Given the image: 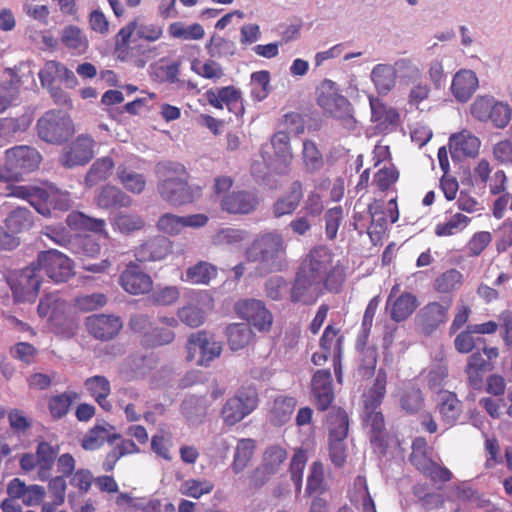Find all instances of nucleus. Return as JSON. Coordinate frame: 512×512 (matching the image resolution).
<instances>
[{"mask_svg":"<svg viewBox=\"0 0 512 512\" xmlns=\"http://www.w3.org/2000/svg\"><path fill=\"white\" fill-rule=\"evenodd\" d=\"M344 281L340 260L325 246L315 247L304 258L290 289L293 303L310 305L326 292H338Z\"/></svg>","mask_w":512,"mask_h":512,"instance_id":"1","label":"nucleus"},{"mask_svg":"<svg viewBox=\"0 0 512 512\" xmlns=\"http://www.w3.org/2000/svg\"><path fill=\"white\" fill-rule=\"evenodd\" d=\"M287 244L278 231L257 235L246 251L249 261L257 262L263 273L281 271L286 266Z\"/></svg>","mask_w":512,"mask_h":512,"instance_id":"2","label":"nucleus"},{"mask_svg":"<svg viewBox=\"0 0 512 512\" xmlns=\"http://www.w3.org/2000/svg\"><path fill=\"white\" fill-rule=\"evenodd\" d=\"M157 173L160 175L157 189L163 201L175 207L193 201V193L187 183V172L183 165L159 163Z\"/></svg>","mask_w":512,"mask_h":512,"instance_id":"3","label":"nucleus"},{"mask_svg":"<svg viewBox=\"0 0 512 512\" xmlns=\"http://www.w3.org/2000/svg\"><path fill=\"white\" fill-rule=\"evenodd\" d=\"M261 158L263 163L255 162L252 164V174L258 178H264L266 172L263 166L276 174H287L290 170L294 155L290 145V137L285 131H278L271 137L270 144L263 145L261 148Z\"/></svg>","mask_w":512,"mask_h":512,"instance_id":"4","label":"nucleus"},{"mask_svg":"<svg viewBox=\"0 0 512 512\" xmlns=\"http://www.w3.org/2000/svg\"><path fill=\"white\" fill-rule=\"evenodd\" d=\"M386 382V372L380 369L373 387L363 395V420L365 424L371 428L374 434L371 436V443L379 448L380 453L385 451L386 444L381 436L385 427L384 417L382 413L378 411V408L386 392Z\"/></svg>","mask_w":512,"mask_h":512,"instance_id":"5","label":"nucleus"},{"mask_svg":"<svg viewBox=\"0 0 512 512\" xmlns=\"http://www.w3.org/2000/svg\"><path fill=\"white\" fill-rule=\"evenodd\" d=\"M317 103L330 116L341 121L348 130H353L356 121L350 102L340 94L335 82L325 79L317 89Z\"/></svg>","mask_w":512,"mask_h":512,"instance_id":"6","label":"nucleus"},{"mask_svg":"<svg viewBox=\"0 0 512 512\" xmlns=\"http://www.w3.org/2000/svg\"><path fill=\"white\" fill-rule=\"evenodd\" d=\"M38 137L49 144L61 145L75 133L71 117L62 110L46 111L36 123Z\"/></svg>","mask_w":512,"mask_h":512,"instance_id":"7","label":"nucleus"},{"mask_svg":"<svg viewBox=\"0 0 512 512\" xmlns=\"http://www.w3.org/2000/svg\"><path fill=\"white\" fill-rule=\"evenodd\" d=\"M43 275L34 261L27 267L11 276L10 288L14 300L19 303H32L36 300Z\"/></svg>","mask_w":512,"mask_h":512,"instance_id":"8","label":"nucleus"},{"mask_svg":"<svg viewBox=\"0 0 512 512\" xmlns=\"http://www.w3.org/2000/svg\"><path fill=\"white\" fill-rule=\"evenodd\" d=\"M187 360L195 361L199 366H209L222 352V345L205 331L189 336L186 344Z\"/></svg>","mask_w":512,"mask_h":512,"instance_id":"9","label":"nucleus"},{"mask_svg":"<svg viewBox=\"0 0 512 512\" xmlns=\"http://www.w3.org/2000/svg\"><path fill=\"white\" fill-rule=\"evenodd\" d=\"M34 263L40 273L44 271L55 283L65 282L73 275L72 261L58 250L40 252Z\"/></svg>","mask_w":512,"mask_h":512,"instance_id":"10","label":"nucleus"},{"mask_svg":"<svg viewBox=\"0 0 512 512\" xmlns=\"http://www.w3.org/2000/svg\"><path fill=\"white\" fill-rule=\"evenodd\" d=\"M257 404L258 398L255 390H241L226 401L221 411V417L225 424L235 425L252 413Z\"/></svg>","mask_w":512,"mask_h":512,"instance_id":"11","label":"nucleus"},{"mask_svg":"<svg viewBox=\"0 0 512 512\" xmlns=\"http://www.w3.org/2000/svg\"><path fill=\"white\" fill-rule=\"evenodd\" d=\"M5 160L13 179L18 180L23 174L36 170L42 157L37 149L21 145L6 150Z\"/></svg>","mask_w":512,"mask_h":512,"instance_id":"12","label":"nucleus"},{"mask_svg":"<svg viewBox=\"0 0 512 512\" xmlns=\"http://www.w3.org/2000/svg\"><path fill=\"white\" fill-rule=\"evenodd\" d=\"M237 314L259 331H268L273 323V316L263 301L243 299L236 303Z\"/></svg>","mask_w":512,"mask_h":512,"instance_id":"13","label":"nucleus"},{"mask_svg":"<svg viewBox=\"0 0 512 512\" xmlns=\"http://www.w3.org/2000/svg\"><path fill=\"white\" fill-rule=\"evenodd\" d=\"M473 177L477 185L487 186L492 195H499L507 188L508 178L504 170L492 165L484 158L474 167Z\"/></svg>","mask_w":512,"mask_h":512,"instance_id":"14","label":"nucleus"},{"mask_svg":"<svg viewBox=\"0 0 512 512\" xmlns=\"http://www.w3.org/2000/svg\"><path fill=\"white\" fill-rule=\"evenodd\" d=\"M214 308L213 298L207 292L197 293L194 300L181 307L178 312L179 320L187 326L196 328L201 326L206 316Z\"/></svg>","mask_w":512,"mask_h":512,"instance_id":"15","label":"nucleus"},{"mask_svg":"<svg viewBox=\"0 0 512 512\" xmlns=\"http://www.w3.org/2000/svg\"><path fill=\"white\" fill-rule=\"evenodd\" d=\"M206 101L216 109L227 107L229 112L237 116L244 113L243 97L240 89L235 86L211 88L204 94Z\"/></svg>","mask_w":512,"mask_h":512,"instance_id":"16","label":"nucleus"},{"mask_svg":"<svg viewBox=\"0 0 512 512\" xmlns=\"http://www.w3.org/2000/svg\"><path fill=\"white\" fill-rule=\"evenodd\" d=\"M95 141L86 134L79 135L60 156V163L66 168L85 165L94 156Z\"/></svg>","mask_w":512,"mask_h":512,"instance_id":"17","label":"nucleus"},{"mask_svg":"<svg viewBox=\"0 0 512 512\" xmlns=\"http://www.w3.org/2000/svg\"><path fill=\"white\" fill-rule=\"evenodd\" d=\"M287 459L286 450L279 445L267 447L263 453L261 465L253 472L255 485H263L271 475L277 473Z\"/></svg>","mask_w":512,"mask_h":512,"instance_id":"18","label":"nucleus"},{"mask_svg":"<svg viewBox=\"0 0 512 512\" xmlns=\"http://www.w3.org/2000/svg\"><path fill=\"white\" fill-rule=\"evenodd\" d=\"M119 284L131 295H142L150 292L153 281L137 264L130 262L119 276Z\"/></svg>","mask_w":512,"mask_h":512,"instance_id":"19","label":"nucleus"},{"mask_svg":"<svg viewBox=\"0 0 512 512\" xmlns=\"http://www.w3.org/2000/svg\"><path fill=\"white\" fill-rule=\"evenodd\" d=\"M86 328L96 339L106 341L118 335L123 327L119 316L113 314H94L86 318Z\"/></svg>","mask_w":512,"mask_h":512,"instance_id":"20","label":"nucleus"},{"mask_svg":"<svg viewBox=\"0 0 512 512\" xmlns=\"http://www.w3.org/2000/svg\"><path fill=\"white\" fill-rule=\"evenodd\" d=\"M452 300L431 302L425 305L417 314L416 320L422 330L429 334L444 324L448 319V311Z\"/></svg>","mask_w":512,"mask_h":512,"instance_id":"21","label":"nucleus"},{"mask_svg":"<svg viewBox=\"0 0 512 512\" xmlns=\"http://www.w3.org/2000/svg\"><path fill=\"white\" fill-rule=\"evenodd\" d=\"M207 222L208 217L205 214L178 216L166 213L159 218L157 228L165 234L177 235L185 227L199 228L205 226Z\"/></svg>","mask_w":512,"mask_h":512,"instance_id":"22","label":"nucleus"},{"mask_svg":"<svg viewBox=\"0 0 512 512\" xmlns=\"http://www.w3.org/2000/svg\"><path fill=\"white\" fill-rule=\"evenodd\" d=\"M371 122L379 133H387L396 128L399 122L397 110L377 97L369 96Z\"/></svg>","mask_w":512,"mask_h":512,"instance_id":"23","label":"nucleus"},{"mask_svg":"<svg viewBox=\"0 0 512 512\" xmlns=\"http://www.w3.org/2000/svg\"><path fill=\"white\" fill-rule=\"evenodd\" d=\"M398 286H393L386 302V310L395 322L406 320L418 307V299L415 295L404 292L396 296Z\"/></svg>","mask_w":512,"mask_h":512,"instance_id":"24","label":"nucleus"},{"mask_svg":"<svg viewBox=\"0 0 512 512\" xmlns=\"http://www.w3.org/2000/svg\"><path fill=\"white\" fill-rule=\"evenodd\" d=\"M257 205L256 195L248 191H233L220 200L221 209L230 214H249Z\"/></svg>","mask_w":512,"mask_h":512,"instance_id":"25","label":"nucleus"},{"mask_svg":"<svg viewBox=\"0 0 512 512\" xmlns=\"http://www.w3.org/2000/svg\"><path fill=\"white\" fill-rule=\"evenodd\" d=\"M41 85L44 88L54 87L57 81L65 82L67 86L74 87L77 79L74 73L60 62L51 60L47 61L38 73Z\"/></svg>","mask_w":512,"mask_h":512,"instance_id":"26","label":"nucleus"},{"mask_svg":"<svg viewBox=\"0 0 512 512\" xmlns=\"http://www.w3.org/2000/svg\"><path fill=\"white\" fill-rule=\"evenodd\" d=\"M311 389L317 407L320 410L328 409L334 398L330 371L327 369L316 371L312 378Z\"/></svg>","mask_w":512,"mask_h":512,"instance_id":"27","label":"nucleus"},{"mask_svg":"<svg viewBox=\"0 0 512 512\" xmlns=\"http://www.w3.org/2000/svg\"><path fill=\"white\" fill-rule=\"evenodd\" d=\"M449 146L452 158L454 159L475 157L479 153L481 141L470 131L463 130L450 137Z\"/></svg>","mask_w":512,"mask_h":512,"instance_id":"28","label":"nucleus"},{"mask_svg":"<svg viewBox=\"0 0 512 512\" xmlns=\"http://www.w3.org/2000/svg\"><path fill=\"white\" fill-rule=\"evenodd\" d=\"M478 88L476 73L470 69H461L454 75L451 91L459 102L468 101Z\"/></svg>","mask_w":512,"mask_h":512,"instance_id":"29","label":"nucleus"},{"mask_svg":"<svg viewBox=\"0 0 512 512\" xmlns=\"http://www.w3.org/2000/svg\"><path fill=\"white\" fill-rule=\"evenodd\" d=\"M303 198V187L300 181H294L288 191L279 197L272 206L274 217L280 218L292 214L299 206Z\"/></svg>","mask_w":512,"mask_h":512,"instance_id":"30","label":"nucleus"},{"mask_svg":"<svg viewBox=\"0 0 512 512\" xmlns=\"http://www.w3.org/2000/svg\"><path fill=\"white\" fill-rule=\"evenodd\" d=\"M37 193L40 205L47 206L48 210L50 211L51 208L67 211L73 205L71 194L66 190H62L56 187L53 184H47Z\"/></svg>","mask_w":512,"mask_h":512,"instance_id":"31","label":"nucleus"},{"mask_svg":"<svg viewBox=\"0 0 512 512\" xmlns=\"http://www.w3.org/2000/svg\"><path fill=\"white\" fill-rule=\"evenodd\" d=\"M437 410L441 419L448 426L454 425L462 413V404L457 395L450 391L441 390L437 396Z\"/></svg>","mask_w":512,"mask_h":512,"instance_id":"32","label":"nucleus"},{"mask_svg":"<svg viewBox=\"0 0 512 512\" xmlns=\"http://www.w3.org/2000/svg\"><path fill=\"white\" fill-rule=\"evenodd\" d=\"M7 78L0 81V114L19 103L21 81L12 69H7Z\"/></svg>","mask_w":512,"mask_h":512,"instance_id":"33","label":"nucleus"},{"mask_svg":"<svg viewBox=\"0 0 512 512\" xmlns=\"http://www.w3.org/2000/svg\"><path fill=\"white\" fill-rule=\"evenodd\" d=\"M170 252V243L164 237H156L140 245L135 251V257L140 262L159 261Z\"/></svg>","mask_w":512,"mask_h":512,"instance_id":"34","label":"nucleus"},{"mask_svg":"<svg viewBox=\"0 0 512 512\" xmlns=\"http://www.w3.org/2000/svg\"><path fill=\"white\" fill-rule=\"evenodd\" d=\"M371 216V224L368 228V235L373 244H377L382 240L387 230L388 221L386 218V209L380 201H374L368 206Z\"/></svg>","mask_w":512,"mask_h":512,"instance_id":"35","label":"nucleus"},{"mask_svg":"<svg viewBox=\"0 0 512 512\" xmlns=\"http://www.w3.org/2000/svg\"><path fill=\"white\" fill-rule=\"evenodd\" d=\"M376 91L380 95L389 94L396 86L397 78L391 64H377L370 74Z\"/></svg>","mask_w":512,"mask_h":512,"instance_id":"36","label":"nucleus"},{"mask_svg":"<svg viewBox=\"0 0 512 512\" xmlns=\"http://www.w3.org/2000/svg\"><path fill=\"white\" fill-rule=\"evenodd\" d=\"M133 204V199L120 188L106 185L97 196V205L101 208L123 207L128 208Z\"/></svg>","mask_w":512,"mask_h":512,"instance_id":"37","label":"nucleus"},{"mask_svg":"<svg viewBox=\"0 0 512 512\" xmlns=\"http://www.w3.org/2000/svg\"><path fill=\"white\" fill-rule=\"evenodd\" d=\"M112 427L97 425L90 429L82 439V447L85 450H96L104 445L105 442L113 443L121 438L119 434H110Z\"/></svg>","mask_w":512,"mask_h":512,"instance_id":"38","label":"nucleus"},{"mask_svg":"<svg viewBox=\"0 0 512 512\" xmlns=\"http://www.w3.org/2000/svg\"><path fill=\"white\" fill-rule=\"evenodd\" d=\"M66 223L70 228L75 230H88L103 233L105 236H108L105 230V220L91 218L78 211L71 212L66 218Z\"/></svg>","mask_w":512,"mask_h":512,"instance_id":"39","label":"nucleus"},{"mask_svg":"<svg viewBox=\"0 0 512 512\" xmlns=\"http://www.w3.org/2000/svg\"><path fill=\"white\" fill-rule=\"evenodd\" d=\"M85 386L94 397L99 406L105 411L112 409L111 403L107 400L110 394V383L104 376H94L85 381Z\"/></svg>","mask_w":512,"mask_h":512,"instance_id":"40","label":"nucleus"},{"mask_svg":"<svg viewBox=\"0 0 512 512\" xmlns=\"http://www.w3.org/2000/svg\"><path fill=\"white\" fill-rule=\"evenodd\" d=\"M62 44L77 54H83L87 51L89 41L86 34L77 26H66L61 32Z\"/></svg>","mask_w":512,"mask_h":512,"instance_id":"41","label":"nucleus"},{"mask_svg":"<svg viewBox=\"0 0 512 512\" xmlns=\"http://www.w3.org/2000/svg\"><path fill=\"white\" fill-rule=\"evenodd\" d=\"M117 179L120 184L130 193L141 194L146 187V178L126 166L120 165L116 171Z\"/></svg>","mask_w":512,"mask_h":512,"instance_id":"42","label":"nucleus"},{"mask_svg":"<svg viewBox=\"0 0 512 512\" xmlns=\"http://www.w3.org/2000/svg\"><path fill=\"white\" fill-rule=\"evenodd\" d=\"M58 448L52 446L47 442H40L37 446L36 457L38 463V477L40 480L45 481L50 476V470L54 465Z\"/></svg>","mask_w":512,"mask_h":512,"instance_id":"43","label":"nucleus"},{"mask_svg":"<svg viewBox=\"0 0 512 512\" xmlns=\"http://www.w3.org/2000/svg\"><path fill=\"white\" fill-rule=\"evenodd\" d=\"M296 400L293 397H277L270 410V420L274 425L281 426L286 424L294 412Z\"/></svg>","mask_w":512,"mask_h":512,"instance_id":"44","label":"nucleus"},{"mask_svg":"<svg viewBox=\"0 0 512 512\" xmlns=\"http://www.w3.org/2000/svg\"><path fill=\"white\" fill-rule=\"evenodd\" d=\"M114 230L122 234H130L141 230L145 221L142 216L135 213L118 212L111 218Z\"/></svg>","mask_w":512,"mask_h":512,"instance_id":"45","label":"nucleus"},{"mask_svg":"<svg viewBox=\"0 0 512 512\" xmlns=\"http://www.w3.org/2000/svg\"><path fill=\"white\" fill-rule=\"evenodd\" d=\"M256 448V442L250 438L240 439L237 443L231 469L234 473L242 472L250 462Z\"/></svg>","mask_w":512,"mask_h":512,"instance_id":"46","label":"nucleus"},{"mask_svg":"<svg viewBox=\"0 0 512 512\" xmlns=\"http://www.w3.org/2000/svg\"><path fill=\"white\" fill-rule=\"evenodd\" d=\"M4 224L11 232L15 234L21 233L33 226L32 213L25 207H18L7 215Z\"/></svg>","mask_w":512,"mask_h":512,"instance_id":"47","label":"nucleus"},{"mask_svg":"<svg viewBox=\"0 0 512 512\" xmlns=\"http://www.w3.org/2000/svg\"><path fill=\"white\" fill-rule=\"evenodd\" d=\"M228 344L233 351L246 347L253 338V332L248 324L234 323L227 328Z\"/></svg>","mask_w":512,"mask_h":512,"instance_id":"48","label":"nucleus"},{"mask_svg":"<svg viewBox=\"0 0 512 512\" xmlns=\"http://www.w3.org/2000/svg\"><path fill=\"white\" fill-rule=\"evenodd\" d=\"M217 276L216 266L201 261L194 266L189 267L186 270L185 277H182L183 281L190 282L192 284H203L207 285L211 279Z\"/></svg>","mask_w":512,"mask_h":512,"instance_id":"49","label":"nucleus"},{"mask_svg":"<svg viewBox=\"0 0 512 512\" xmlns=\"http://www.w3.org/2000/svg\"><path fill=\"white\" fill-rule=\"evenodd\" d=\"M7 190V196L27 200L38 213L45 217H50V210H48L47 206L40 205L39 202L37 192H39L41 188L28 186H9Z\"/></svg>","mask_w":512,"mask_h":512,"instance_id":"50","label":"nucleus"},{"mask_svg":"<svg viewBox=\"0 0 512 512\" xmlns=\"http://www.w3.org/2000/svg\"><path fill=\"white\" fill-rule=\"evenodd\" d=\"M471 222V218L468 216L455 213L449 218H446L444 222L438 223L435 226V234L438 237L452 236L462 232Z\"/></svg>","mask_w":512,"mask_h":512,"instance_id":"51","label":"nucleus"},{"mask_svg":"<svg viewBox=\"0 0 512 512\" xmlns=\"http://www.w3.org/2000/svg\"><path fill=\"white\" fill-rule=\"evenodd\" d=\"M66 308V302L60 299L57 294L52 293L44 296L40 300L38 314L41 317H48L51 320H55L65 313Z\"/></svg>","mask_w":512,"mask_h":512,"instance_id":"52","label":"nucleus"},{"mask_svg":"<svg viewBox=\"0 0 512 512\" xmlns=\"http://www.w3.org/2000/svg\"><path fill=\"white\" fill-rule=\"evenodd\" d=\"M488 365V362L479 351L474 352L469 357L465 368V373L467 374L468 381L472 387H480L482 373L488 369Z\"/></svg>","mask_w":512,"mask_h":512,"instance_id":"53","label":"nucleus"},{"mask_svg":"<svg viewBox=\"0 0 512 512\" xmlns=\"http://www.w3.org/2000/svg\"><path fill=\"white\" fill-rule=\"evenodd\" d=\"M463 280V274L457 269L451 268L436 278L434 288L442 294L450 293L458 290L462 286Z\"/></svg>","mask_w":512,"mask_h":512,"instance_id":"54","label":"nucleus"},{"mask_svg":"<svg viewBox=\"0 0 512 512\" xmlns=\"http://www.w3.org/2000/svg\"><path fill=\"white\" fill-rule=\"evenodd\" d=\"M302 161L306 172L315 173L324 166L322 153L317 145L311 140L303 142Z\"/></svg>","mask_w":512,"mask_h":512,"instance_id":"55","label":"nucleus"},{"mask_svg":"<svg viewBox=\"0 0 512 512\" xmlns=\"http://www.w3.org/2000/svg\"><path fill=\"white\" fill-rule=\"evenodd\" d=\"M113 166L114 163L110 157L97 159L85 177L86 184L92 187L98 182L107 179L111 175Z\"/></svg>","mask_w":512,"mask_h":512,"instance_id":"56","label":"nucleus"},{"mask_svg":"<svg viewBox=\"0 0 512 512\" xmlns=\"http://www.w3.org/2000/svg\"><path fill=\"white\" fill-rule=\"evenodd\" d=\"M77 399L78 394L72 391L52 396L48 401L51 416L56 419L62 418L68 413L71 404Z\"/></svg>","mask_w":512,"mask_h":512,"instance_id":"57","label":"nucleus"},{"mask_svg":"<svg viewBox=\"0 0 512 512\" xmlns=\"http://www.w3.org/2000/svg\"><path fill=\"white\" fill-rule=\"evenodd\" d=\"M329 439L345 440L348 434V415L343 410L332 411L329 415Z\"/></svg>","mask_w":512,"mask_h":512,"instance_id":"58","label":"nucleus"},{"mask_svg":"<svg viewBox=\"0 0 512 512\" xmlns=\"http://www.w3.org/2000/svg\"><path fill=\"white\" fill-rule=\"evenodd\" d=\"M246 239L247 232L245 230L235 228H222L214 234L212 242L216 246L234 247Z\"/></svg>","mask_w":512,"mask_h":512,"instance_id":"59","label":"nucleus"},{"mask_svg":"<svg viewBox=\"0 0 512 512\" xmlns=\"http://www.w3.org/2000/svg\"><path fill=\"white\" fill-rule=\"evenodd\" d=\"M270 74L266 70L257 71L251 74V96L256 101L264 100L269 92Z\"/></svg>","mask_w":512,"mask_h":512,"instance_id":"60","label":"nucleus"},{"mask_svg":"<svg viewBox=\"0 0 512 512\" xmlns=\"http://www.w3.org/2000/svg\"><path fill=\"white\" fill-rule=\"evenodd\" d=\"M191 70L197 75L213 80L214 82L224 76L222 66L213 60H207L204 63H201L199 60H193L191 63Z\"/></svg>","mask_w":512,"mask_h":512,"instance_id":"61","label":"nucleus"},{"mask_svg":"<svg viewBox=\"0 0 512 512\" xmlns=\"http://www.w3.org/2000/svg\"><path fill=\"white\" fill-rule=\"evenodd\" d=\"M169 33L174 38H180L184 40H199L204 36V29L198 23L185 27L182 23L175 22L170 24Z\"/></svg>","mask_w":512,"mask_h":512,"instance_id":"62","label":"nucleus"},{"mask_svg":"<svg viewBox=\"0 0 512 512\" xmlns=\"http://www.w3.org/2000/svg\"><path fill=\"white\" fill-rule=\"evenodd\" d=\"M213 488V483L208 480L188 479L182 483L180 492L182 495L198 499L202 495L209 494Z\"/></svg>","mask_w":512,"mask_h":512,"instance_id":"63","label":"nucleus"},{"mask_svg":"<svg viewBox=\"0 0 512 512\" xmlns=\"http://www.w3.org/2000/svg\"><path fill=\"white\" fill-rule=\"evenodd\" d=\"M495 98L489 95L477 97L470 107L471 115L480 122H488Z\"/></svg>","mask_w":512,"mask_h":512,"instance_id":"64","label":"nucleus"}]
</instances>
